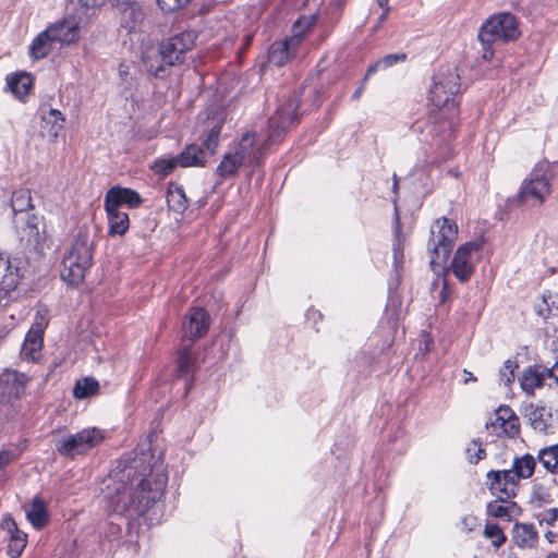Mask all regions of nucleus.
Segmentation results:
<instances>
[{
  "label": "nucleus",
  "instance_id": "obj_1",
  "mask_svg": "<svg viewBox=\"0 0 558 558\" xmlns=\"http://www.w3.org/2000/svg\"><path fill=\"white\" fill-rule=\"evenodd\" d=\"M151 459L148 452L142 451L116 474L108 494L112 512L141 517L161 498L168 477L161 464H151Z\"/></svg>",
  "mask_w": 558,
  "mask_h": 558
},
{
  "label": "nucleus",
  "instance_id": "obj_2",
  "mask_svg": "<svg viewBox=\"0 0 558 558\" xmlns=\"http://www.w3.org/2000/svg\"><path fill=\"white\" fill-rule=\"evenodd\" d=\"M460 77L456 69L440 70L429 87L427 100L434 108L429 120L422 130V142L428 144L434 154L430 163H439L452 156L451 143L457 128Z\"/></svg>",
  "mask_w": 558,
  "mask_h": 558
},
{
  "label": "nucleus",
  "instance_id": "obj_3",
  "mask_svg": "<svg viewBox=\"0 0 558 558\" xmlns=\"http://www.w3.org/2000/svg\"><path fill=\"white\" fill-rule=\"evenodd\" d=\"M299 101L296 97H289L269 118L265 133L246 132L234 146L232 153L245 167L255 168L259 165L266 150L278 143L288 128L296 120Z\"/></svg>",
  "mask_w": 558,
  "mask_h": 558
},
{
  "label": "nucleus",
  "instance_id": "obj_4",
  "mask_svg": "<svg viewBox=\"0 0 558 558\" xmlns=\"http://www.w3.org/2000/svg\"><path fill=\"white\" fill-rule=\"evenodd\" d=\"M13 225L21 244L35 253H41L46 241L45 223L33 211L32 195L28 189L13 192L11 198Z\"/></svg>",
  "mask_w": 558,
  "mask_h": 558
},
{
  "label": "nucleus",
  "instance_id": "obj_5",
  "mask_svg": "<svg viewBox=\"0 0 558 558\" xmlns=\"http://www.w3.org/2000/svg\"><path fill=\"white\" fill-rule=\"evenodd\" d=\"M537 458L530 453L514 457L511 469L494 471L486 474V486L490 494L504 499L517 496L521 480L530 478L535 471Z\"/></svg>",
  "mask_w": 558,
  "mask_h": 558
},
{
  "label": "nucleus",
  "instance_id": "obj_6",
  "mask_svg": "<svg viewBox=\"0 0 558 558\" xmlns=\"http://www.w3.org/2000/svg\"><path fill=\"white\" fill-rule=\"evenodd\" d=\"M93 246L86 232L80 231L62 259L61 279L69 286L81 284L92 266Z\"/></svg>",
  "mask_w": 558,
  "mask_h": 558
},
{
  "label": "nucleus",
  "instance_id": "obj_7",
  "mask_svg": "<svg viewBox=\"0 0 558 558\" xmlns=\"http://www.w3.org/2000/svg\"><path fill=\"white\" fill-rule=\"evenodd\" d=\"M458 226L447 217L436 219L429 229L427 252L430 256L429 265L433 271L445 269V265L458 239Z\"/></svg>",
  "mask_w": 558,
  "mask_h": 558
},
{
  "label": "nucleus",
  "instance_id": "obj_8",
  "mask_svg": "<svg viewBox=\"0 0 558 558\" xmlns=\"http://www.w3.org/2000/svg\"><path fill=\"white\" fill-rule=\"evenodd\" d=\"M105 439V430L98 427H87L75 434L62 436L56 444L60 456L74 459L90 451Z\"/></svg>",
  "mask_w": 558,
  "mask_h": 558
},
{
  "label": "nucleus",
  "instance_id": "obj_9",
  "mask_svg": "<svg viewBox=\"0 0 558 558\" xmlns=\"http://www.w3.org/2000/svg\"><path fill=\"white\" fill-rule=\"evenodd\" d=\"M518 23L514 15L510 13H499L490 16L480 28L478 39L484 46L486 57V46L498 40H513L519 36Z\"/></svg>",
  "mask_w": 558,
  "mask_h": 558
},
{
  "label": "nucleus",
  "instance_id": "obj_10",
  "mask_svg": "<svg viewBox=\"0 0 558 558\" xmlns=\"http://www.w3.org/2000/svg\"><path fill=\"white\" fill-rule=\"evenodd\" d=\"M220 132L221 125L215 124L210 128L208 134L201 145H186L185 148L178 155L179 166L182 168L205 166L208 156L216 153Z\"/></svg>",
  "mask_w": 558,
  "mask_h": 558
},
{
  "label": "nucleus",
  "instance_id": "obj_11",
  "mask_svg": "<svg viewBox=\"0 0 558 558\" xmlns=\"http://www.w3.org/2000/svg\"><path fill=\"white\" fill-rule=\"evenodd\" d=\"M551 192L549 178L541 168H535L520 187L518 199L521 205L541 206Z\"/></svg>",
  "mask_w": 558,
  "mask_h": 558
},
{
  "label": "nucleus",
  "instance_id": "obj_12",
  "mask_svg": "<svg viewBox=\"0 0 558 558\" xmlns=\"http://www.w3.org/2000/svg\"><path fill=\"white\" fill-rule=\"evenodd\" d=\"M197 33L186 29L174 34L159 44L160 53L166 63L174 65L182 64L185 54L191 51L196 43Z\"/></svg>",
  "mask_w": 558,
  "mask_h": 558
},
{
  "label": "nucleus",
  "instance_id": "obj_13",
  "mask_svg": "<svg viewBox=\"0 0 558 558\" xmlns=\"http://www.w3.org/2000/svg\"><path fill=\"white\" fill-rule=\"evenodd\" d=\"M28 268V263L21 256H9L0 253V300L9 295L17 287Z\"/></svg>",
  "mask_w": 558,
  "mask_h": 558
},
{
  "label": "nucleus",
  "instance_id": "obj_14",
  "mask_svg": "<svg viewBox=\"0 0 558 558\" xmlns=\"http://www.w3.org/2000/svg\"><path fill=\"white\" fill-rule=\"evenodd\" d=\"M480 251L481 244L473 241L466 242L457 248L449 265V270L459 281H469L473 276Z\"/></svg>",
  "mask_w": 558,
  "mask_h": 558
},
{
  "label": "nucleus",
  "instance_id": "obj_15",
  "mask_svg": "<svg viewBox=\"0 0 558 558\" xmlns=\"http://www.w3.org/2000/svg\"><path fill=\"white\" fill-rule=\"evenodd\" d=\"M302 21L298 20L293 25V35L290 38L275 41L268 51L270 63L281 66L286 64L298 49L303 39L304 33L300 31Z\"/></svg>",
  "mask_w": 558,
  "mask_h": 558
},
{
  "label": "nucleus",
  "instance_id": "obj_16",
  "mask_svg": "<svg viewBox=\"0 0 558 558\" xmlns=\"http://www.w3.org/2000/svg\"><path fill=\"white\" fill-rule=\"evenodd\" d=\"M524 416L535 432L545 435L551 434L558 422V417L553 413L551 408L543 404L531 403L526 405Z\"/></svg>",
  "mask_w": 558,
  "mask_h": 558
},
{
  "label": "nucleus",
  "instance_id": "obj_17",
  "mask_svg": "<svg viewBox=\"0 0 558 558\" xmlns=\"http://www.w3.org/2000/svg\"><path fill=\"white\" fill-rule=\"evenodd\" d=\"M0 526L8 536V555L11 558H19L27 545V534L19 529L10 514L2 518Z\"/></svg>",
  "mask_w": 558,
  "mask_h": 558
},
{
  "label": "nucleus",
  "instance_id": "obj_18",
  "mask_svg": "<svg viewBox=\"0 0 558 558\" xmlns=\"http://www.w3.org/2000/svg\"><path fill=\"white\" fill-rule=\"evenodd\" d=\"M29 377L17 371H5L1 377L2 393L7 402L20 399L24 392Z\"/></svg>",
  "mask_w": 558,
  "mask_h": 558
},
{
  "label": "nucleus",
  "instance_id": "obj_19",
  "mask_svg": "<svg viewBox=\"0 0 558 558\" xmlns=\"http://www.w3.org/2000/svg\"><path fill=\"white\" fill-rule=\"evenodd\" d=\"M47 28L50 31L57 44L69 46L80 39V24L72 16L51 23Z\"/></svg>",
  "mask_w": 558,
  "mask_h": 558
},
{
  "label": "nucleus",
  "instance_id": "obj_20",
  "mask_svg": "<svg viewBox=\"0 0 558 558\" xmlns=\"http://www.w3.org/2000/svg\"><path fill=\"white\" fill-rule=\"evenodd\" d=\"M208 327L209 316L207 312L202 307L191 308L182 326L184 338L190 340L201 338L207 332Z\"/></svg>",
  "mask_w": 558,
  "mask_h": 558
},
{
  "label": "nucleus",
  "instance_id": "obj_21",
  "mask_svg": "<svg viewBox=\"0 0 558 558\" xmlns=\"http://www.w3.org/2000/svg\"><path fill=\"white\" fill-rule=\"evenodd\" d=\"M40 132L41 135L53 141L63 130L65 118L58 109L40 108Z\"/></svg>",
  "mask_w": 558,
  "mask_h": 558
},
{
  "label": "nucleus",
  "instance_id": "obj_22",
  "mask_svg": "<svg viewBox=\"0 0 558 558\" xmlns=\"http://www.w3.org/2000/svg\"><path fill=\"white\" fill-rule=\"evenodd\" d=\"M104 203L119 209L122 205H126L130 208H137L142 205L143 198L132 189L116 185L107 191Z\"/></svg>",
  "mask_w": 558,
  "mask_h": 558
},
{
  "label": "nucleus",
  "instance_id": "obj_23",
  "mask_svg": "<svg viewBox=\"0 0 558 558\" xmlns=\"http://www.w3.org/2000/svg\"><path fill=\"white\" fill-rule=\"evenodd\" d=\"M555 369L547 368L542 365H533L527 367L520 377V385L524 392L530 396L534 395L535 389L544 385V380L551 377Z\"/></svg>",
  "mask_w": 558,
  "mask_h": 558
},
{
  "label": "nucleus",
  "instance_id": "obj_24",
  "mask_svg": "<svg viewBox=\"0 0 558 558\" xmlns=\"http://www.w3.org/2000/svg\"><path fill=\"white\" fill-rule=\"evenodd\" d=\"M486 513L493 518L511 521L521 515L522 509L511 499L497 497L496 500H492L487 504Z\"/></svg>",
  "mask_w": 558,
  "mask_h": 558
},
{
  "label": "nucleus",
  "instance_id": "obj_25",
  "mask_svg": "<svg viewBox=\"0 0 558 558\" xmlns=\"http://www.w3.org/2000/svg\"><path fill=\"white\" fill-rule=\"evenodd\" d=\"M108 219V234L111 236L123 235L130 228L129 215L114 206L104 203Z\"/></svg>",
  "mask_w": 558,
  "mask_h": 558
},
{
  "label": "nucleus",
  "instance_id": "obj_26",
  "mask_svg": "<svg viewBox=\"0 0 558 558\" xmlns=\"http://www.w3.org/2000/svg\"><path fill=\"white\" fill-rule=\"evenodd\" d=\"M26 518L36 530L45 527L49 522L47 505L39 496L34 497L32 502L25 507Z\"/></svg>",
  "mask_w": 558,
  "mask_h": 558
},
{
  "label": "nucleus",
  "instance_id": "obj_27",
  "mask_svg": "<svg viewBox=\"0 0 558 558\" xmlns=\"http://www.w3.org/2000/svg\"><path fill=\"white\" fill-rule=\"evenodd\" d=\"M512 539L520 548H532L536 545L538 533L532 523H515L512 527Z\"/></svg>",
  "mask_w": 558,
  "mask_h": 558
},
{
  "label": "nucleus",
  "instance_id": "obj_28",
  "mask_svg": "<svg viewBox=\"0 0 558 558\" xmlns=\"http://www.w3.org/2000/svg\"><path fill=\"white\" fill-rule=\"evenodd\" d=\"M57 41L48 28L40 32L29 46V54L34 59L46 58L56 47Z\"/></svg>",
  "mask_w": 558,
  "mask_h": 558
},
{
  "label": "nucleus",
  "instance_id": "obj_29",
  "mask_svg": "<svg viewBox=\"0 0 558 558\" xmlns=\"http://www.w3.org/2000/svg\"><path fill=\"white\" fill-rule=\"evenodd\" d=\"M44 336L28 330L25 336L21 357L31 362H38L41 356Z\"/></svg>",
  "mask_w": 558,
  "mask_h": 558
},
{
  "label": "nucleus",
  "instance_id": "obj_30",
  "mask_svg": "<svg viewBox=\"0 0 558 558\" xmlns=\"http://www.w3.org/2000/svg\"><path fill=\"white\" fill-rule=\"evenodd\" d=\"M143 62L147 72L158 78L167 77L170 74V69L173 66L172 64L166 63L159 48L157 52L153 54H145Z\"/></svg>",
  "mask_w": 558,
  "mask_h": 558
},
{
  "label": "nucleus",
  "instance_id": "obj_31",
  "mask_svg": "<svg viewBox=\"0 0 558 558\" xmlns=\"http://www.w3.org/2000/svg\"><path fill=\"white\" fill-rule=\"evenodd\" d=\"M7 85L16 98L23 100L33 86V80L27 73H17L7 77Z\"/></svg>",
  "mask_w": 558,
  "mask_h": 558
},
{
  "label": "nucleus",
  "instance_id": "obj_32",
  "mask_svg": "<svg viewBox=\"0 0 558 558\" xmlns=\"http://www.w3.org/2000/svg\"><path fill=\"white\" fill-rule=\"evenodd\" d=\"M537 461L551 474H558V444L538 450Z\"/></svg>",
  "mask_w": 558,
  "mask_h": 558
},
{
  "label": "nucleus",
  "instance_id": "obj_33",
  "mask_svg": "<svg viewBox=\"0 0 558 558\" xmlns=\"http://www.w3.org/2000/svg\"><path fill=\"white\" fill-rule=\"evenodd\" d=\"M242 166L244 163L232 151H228L218 165L217 173L222 179L232 178Z\"/></svg>",
  "mask_w": 558,
  "mask_h": 558
},
{
  "label": "nucleus",
  "instance_id": "obj_34",
  "mask_svg": "<svg viewBox=\"0 0 558 558\" xmlns=\"http://www.w3.org/2000/svg\"><path fill=\"white\" fill-rule=\"evenodd\" d=\"M514 415V412L507 405L499 407L498 410L495 413V417L490 420L489 423L486 424V427L488 429H492V432L500 437V430L505 426V423L509 418H511Z\"/></svg>",
  "mask_w": 558,
  "mask_h": 558
},
{
  "label": "nucleus",
  "instance_id": "obj_35",
  "mask_svg": "<svg viewBox=\"0 0 558 558\" xmlns=\"http://www.w3.org/2000/svg\"><path fill=\"white\" fill-rule=\"evenodd\" d=\"M395 235H396V239H395V242H393V245H392L393 266H395L396 271H398L399 268H401L402 263H403V257H404L403 256L404 239L401 236L399 216H398L397 211H396Z\"/></svg>",
  "mask_w": 558,
  "mask_h": 558
},
{
  "label": "nucleus",
  "instance_id": "obj_36",
  "mask_svg": "<svg viewBox=\"0 0 558 558\" xmlns=\"http://www.w3.org/2000/svg\"><path fill=\"white\" fill-rule=\"evenodd\" d=\"M98 388L99 385L97 380L86 377L75 384L73 395L76 399H85L95 395L98 391Z\"/></svg>",
  "mask_w": 558,
  "mask_h": 558
},
{
  "label": "nucleus",
  "instance_id": "obj_37",
  "mask_svg": "<svg viewBox=\"0 0 558 558\" xmlns=\"http://www.w3.org/2000/svg\"><path fill=\"white\" fill-rule=\"evenodd\" d=\"M195 357L192 355L189 347H183L178 355V374L180 377L187 376L193 372Z\"/></svg>",
  "mask_w": 558,
  "mask_h": 558
},
{
  "label": "nucleus",
  "instance_id": "obj_38",
  "mask_svg": "<svg viewBox=\"0 0 558 558\" xmlns=\"http://www.w3.org/2000/svg\"><path fill=\"white\" fill-rule=\"evenodd\" d=\"M483 535L495 548H500L507 541L502 529L496 523H486Z\"/></svg>",
  "mask_w": 558,
  "mask_h": 558
},
{
  "label": "nucleus",
  "instance_id": "obj_39",
  "mask_svg": "<svg viewBox=\"0 0 558 558\" xmlns=\"http://www.w3.org/2000/svg\"><path fill=\"white\" fill-rule=\"evenodd\" d=\"M49 310L45 305H40L35 314L34 322L29 328V331L44 336L45 329L49 324Z\"/></svg>",
  "mask_w": 558,
  "mask_h": 558
},
{
  "label": "nucleus",
  "instance_id": "obj_40",
  "mask_svg": "<svg viewBox=\"0 0 558 558\" xmlns=\"http://www.w3.org/2000/svg\"><path fill=\"white\" fill-rule=\"evenodd\" d=\"M167 202L169 207L177 213H183L187 207V199L180 187L168 193Z\"/></svg>",
  "mask_w": 558,
  "mask_h": 558
},
{
  "label": "nucleus",
  "instance_id": "obj_41",
  "mask_svg": "<svg viewBox=\"0 0 558 558\" xmlns=\"http://www.w3.org/2000/svg\"><path fill=\"white\" fill-rule=\"evenodd\" d=\"M530 499L533 505L541 507L544 504L551 502V495L549 489L543 484L535 483L532 487Z\"/></svg>",
  "mask_w": 558,
  "mask_h": 558
},
{
  "label": "nucleus",
  "instance_id": "obj_42",
  "mask_svg": "<svg viewBox=\"0 0 558 558\" xmlns=\"http://www.w3.org/2000/svg\"><path fill=\"white\" fill-rule=\"evenodd\" d=\"M135 0H78L82 7L95 9L104 4H110L116 8L124 9L134 3Z\"/></svg>",
  "mask_w": 558,
  "mask_h": 558
},
{
  "label": "nucleus",
  "instance_id": "obj_43",
  "mask_svg": "<svg viewBox=\"0 0 558 558\" xmlns=\"http://www.w3.org/2000/svg\"><path fill=\"white\" fill-rule=\"evenodd\" d=\"M179 166L178 156L171 158H159L154 162L153 169L160 175L170 174Z\"/></svg>",
  "mask_w": 558,
  "mask_h": 558
},
{
  "label": "nucleus",
  "instance_id": "obj_44",
  "mask_svg": "<svg viewBox=\"0 0 558 558\" xmlns=\"http://www.w3.org/2000/svg\"><path fill=\"white\" fill-rule=\"evenodd\" d=\"M518 367V364L512 360H506L504 366L499 371L500 383L508 387L514 380V371Z\"/></svg>",
  "mask_w": 558,
  "mask_h": 558
},
{
  "label": "nucleus",
  "instance_id": "obj_45",
  "mask_svg": "<svg viewBox=\"0 0 558 558\" xmlns=\"http://www.w3.org/2000/svg\"><path fill=\"white\" fill-rule=\"evenodd\" d=\"M191 2L192 0H157L159 9L163 13H173L186 8Z\"/></svg>",
  "mask_w": 558,
  "mask_h": 558
},
{
  "label": "nucleus",
  "instance_id": "obj_46",
  "mask_svg": "<svg viewBox=\"0 0 558 558\" xmlns=\"http://www.w3.org/2000/svg\"><path fill=\"white\" fill-rule=\"evenodd\" d=\"M519 433H520L519 418L514 414L511 418H509L507 421V423H505V426L500 430V436H507L509 438H514L519 435Z\"/></svg>",
  "mask_w": 558,
  "mask_h": 558
},
{
  "label": "nucleus",
  "instance_id": "obj_47",
  "mask_svg": "<svg viewBox=\"0 0 558 558\" xmlns=\"http://www.w3.org/2000/svg\"><path fill=\"white\" fill-rule=\"evenodd\" d=\"M380 64L383 65V69L386 70L388 68H391L396 65L397 63L404 62L407 60V53L404 52H398V53H389L385 57L380 58Z\"/></svg>",
  "mask_w": 558,
  "mask_h": 558
},
{
  "label": "nucleus",
  "instance_id": "obj_48",
  "mask_svg": "<svg viewBox=\"0 0 558 558\" xmlns=\"http://www.w3.org/2000/svg\"><path fill=\"white\" fill-rule=\"evenodd\" d=\"M468 459L471 463H477L485 457V450L476 441H472L466 449Z\"/></svg>",
  "mask_w": 558,
  "mask_h": 558
},
{
  "label": "nucleus",
  "instance_id": "obj_49",
  "mask_svg": "<svg viewBox=\"0 0 558 558\" xmlns=\"http://www.w3.org/2000/svg\"><path fill=\"white\" fill-rule=\"evenodd\" d=\"M461 530L464 532H473L480 526V520L473 514H466L461 519Z\"/></svg>",
  "mask_w": 558,
  "mask_h": 558
},
{
  "label": "nucleus",
  "instance_id": "obj_50",
  "mask_svg": "<svg viewBox=\"0 0 558 558\" xmlns=\"http://www.w3.org/2000/svg\"><path fill=\"white\" fill-rule=\"evenodd\" d=\"M16 459V456L12 450H1L0 451V471L3 470L7 465H9L12 461Z\"/></svg>",
  "mask_w": 558,
  "mask_h": 558
},
{
  "label": "nucleus",
  "instance_id": "obj_51",
  "mask_svg": "<svg viewBox=\"0 0 558 558\" xmlns=\"http://www.w3.org/2000/svg\"><path fill=\"white\" fill-rule=\"evenodd\" d=\"M380 70H384V69H383V65L380 64V60H377L375 63L371 64L367 68L365 76L363 78L364 82H366L371 75L375 74L376 72H378Z\"/></svg>",
  "mask_w": 558,
  "mask_h": 558
},
{
  "label": "nucleus",
  "instance_id": "obj_52",
  "mask_svg": "<svg viewBox=\"0 0 558 558\" xmlns=\"http://www.w3.org/2000/svg\"><path fill=\"white\" fill-rule=\"evenodd\" d=\"M365 84H366V82H364V80H363L361 85L354 90V93L352 95L353 99H359L361 97V95L363 94V92L365 89Z\"/></svg>",
  "mask_w": 558,
  "mask_h": 558
},
{
  "label": "nucleus",
  "instance_id": "obj_53",
  "mask_svg": "<svg viewBox=\"0 0 558 558\" xmlns=\"http://www.w3.org/2000/svg\"><path fill=\"white\" fill-rule=\"evenodd\" d=\"M383 13L380 14L379 19H378V24H381L383 22L386 21L387 16H388V12H389V8L387 9H383Z\"/></svg>",
  "mask_w": 558,
  "mask_h": 558
},
{
  "label": "nucleus",
  "instance_id": "obj_54",
  "mask_svg": "<svg viewBox=\"0 0 558 558\" xmlns=\"http://www.w3.org/2000/svg\"><path fill=\"white\" fill-rule=\"evenodd\" d=\"M446 294H447V283L445 281L444 282V289L440 292V300H441V302H444L446 300Z\"/></svg>",
  "mask_w": 558,
  "mask_h": 558
},
{
  "label": "nucleus",
  "instance_id": "obj_55",
  "mask_svg": "<svg viewBox=\"0 0 558 558\" xmlns=\"http://www.w3.org/2000/svg\"><path fill=\"white\" fill-rule=\"evenodd\" d=\"M388 2H389V0H377V3H378V5H379L381 9H387V8H389Z\"/></svg>",
  "mask_w": 558,
  "mask_h": 558
},
{
  "label": "nucleus",
  "instance_id": "obj_56",
  "mask_svg": "<svg viewBox=\"0 0 558 558\" xmlns=\"http://www.w3.org/2000/svg\"><path fill=\"white\" fill-rule=\"evenodd\" d=\"M545 536L551 543L554 541L555 535L551 532H547Z\"/></svg>",
  "mask_w": 558,
  "mask_h": 558
},
{
  "label": "nucleus",
  "instance_id": "obj_57",
  "mask_svg": "<svg viewBox=\"0 0 558 558\" xmlns=\"http://www.w3.org/2000/svg\"><path fill=\"white\" fill-rule=\"evenodd\" d=\"M553 512V518L551 520H555L557 517H558V509L554 508L550 510Z\"/></svg>",
  "mask_w": 558,
  "mask_h": 558
},
{
  "label": "nucleus",
  "instance_id": "obj_58",
  "mask_svg": "<svg viewBox=\"0 0 558 558\" xmlns=\"http://www.w3.org/2000/svg\"><path fill=\"white\" fill-rule=\"evenodd\" d=\"M398 187V178L396 174H393V190Z\"/></svg>",
  "mask_w": 558,
  "mask_h": 558
},
{
  "label": "nucleus",
  "instance_id": "obj_59",
  "mask_svg": "<svg viewBox=\"0 0 558 558\" xmlns=\"http://www.w3.org/2000/svg\"><path fill=\"white\" fill-rule=\"evenodd\" d=\"M546 558H558V554L557 553H550L546 556Z\"/></svg>",
  "mask_w": 558,
  "mask_h": 558
}]
</instances>
